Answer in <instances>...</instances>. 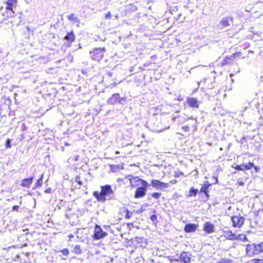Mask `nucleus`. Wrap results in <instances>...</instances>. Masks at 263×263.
Instances as JSON below:
<instances>
[{
    "instance_id": "nucleus-1",
    "label": "nucleus",
    "mask_w": 263,
    "mask_h": 263,
    "mask_svg": "<svg viewBox=\"0 0 263 263\" xmlns=\"http://www.w3.org/2000/svg\"><path fill=\"white\" fill-rule=\"evenodd\" d=\"M101 192H93V196L101 202H105L107 200H110L114 197V193L110 185L101 186Z\"/></svg>"
},
{
    "instance_id": "nucleus-2",
    "label": "nucleus",
    "mask_w": 263,
    "mask_h": 263,
    "mask_svg": "<svg viewBox=\"0 0 263 263\" xmlns=\"http://www.w3.org/2000/svg\"><path fill=\"white\" fill-rule=\"evenodd\" d=\"M172 120L174 122H177L179 125H183L187 123L186 125H189L190 128H192L194 132L197 130V121L192 117L190 118L185 117L184 116L179 115L178 112H176L175 115L172 116Z\"/></svg>"
},
{
    "instance_id": "nucleus-3",
    "label": "nucleus",
    "mask_w": 263,
    "mask_h": 263,
    "mask_svg": "<svg viewBox=\"0 0 263 263\" xmlns=\"http://www.w3.org/2000/svg\"><path fill=\"white\" fill-rule=\"evenodd\" d=\"M105 52L106 49L104 47L96 48L92 51H90V54L92 60L100 61Z\"/></svg>"
},
{
    "instance_id": "nucleus-4",
    "label": "nucleus",
    "mask_w": 263,
    "mask_h": 263,
    "mask_svg": "<svg viewBox=\"0 0 263 263\" xmlns=\"http://www.w3.org/2000/svg\"><path fill=\"white\" fill-rule=\"evenodd\" d=\"M246 255L249 257L258 255L257 245L256 243H252L246 245Z\"/></svg>"
},
{
    "instance_id": "nucleus-5",
    "label": "nucleus",
    "mask_w": 263,
    "mask_h": 263,
    "mask_svg": "<svg viewBox=\"0 0 263 263\" xmlns=\"http://www.w3.org/2000/svg\"><path fill=\"white\" fill-rule=\"evenodd\" d=\"M149 186V184L147 181H144L141 187H138L135 194V198H139L143 197L145 194L147 187Z\"/></svg>"
},
{
    "instance_id": "nucleus-6",
    "label": "nucleus",
    "mask_w": 263,
    "mask_h": 263,
    "mask_svg": "<svg viewBox=\"0 0 263 263\" xmlns=\"http://www.w3.org/2000/svg\"><path fill=\"white\" fill-rule=\"evenodd\" d=\"M152 186L155 188L156 190L163 191L166 188H168L170 186L169 183H164L160 181L159 180L153 179L151 182Z\"/></svg>"
},
{
    "instance_id": "nucleus-7",
    "label": "nucleus",
    "mask_w": 263,
    "mask_h": 263,
    "mask_svg": "<svg viewBox=\"0 0 263 263\" xmlns=\"http://www.w3.org/2000/svg\"><path fill=\"white\" fill-rule=\"evenodd\" d=\"M127 178L129 180L131 185L133 187L142 185L143 184V182L145 181L143 179H140L137 176H134L132 175H128Z\"/></svg>"
},
{
    "instance_id": "nucleus-8",
    "label": "nucleus",
    "mask_w": 263,
    "mask_h": 263,
    "mask_svg": "<svg viewBox=\"0 0 263 263\" xmlns=\"http://www.w3.org/2000/svg\"><path fill=\"white\" fill-rule=\"evenodd\" d=\"M107 235V233L104 232L100 226L96 225L93 237L95 239H100Z\"/></svg>"
},
{
    "instance_id": "nucleus-9",
    "label": "nucleus",
    "mask_w": 263,
    "mask_h": 263,
    "mask_svg": "<svg viewBox=\"0 0 263 263\" xmlns=\"http://www.w3.org/2000/svg\"><path fill=\"white\" fill-rule=\"evenodd\" d=\"M231 220L233 227L238 228L241 227L245 221L244 218L241 216H233L231 218Z\"/></svg>"
},
{
    "instance_id": "nucleus-10",
    "label": "nucleus",
    "mask_w": 263,
    "mask_h": 263,
    "mask_svg": "<svg viewBox=\"0 0 263 263\" xmlns=\"http://www.w3.org/2000/svg\"><path fill=\"white\" fill-rule=\"evenodd\" d=\"M219 24L224 27L230 26L233 24V17L231 16L223 17Z\"/></svg>"
},
{
    "instance_id": "nucleus-11",
    "label": "nucleus",
    "mask_w": 263,
    "mask_h": 263,
    "mask_svg": "<svg viewBox=\"0 0 263 263\" xmlns=\"http://www.w3.org/2000/svg\"><path fill=\"white\" fill-rule=\"evenodd\" d=\"M191 255L185 252H182L179 256V261L180 263H189L191 260Z\"/></svg>"
},
{
    "instance_id": "nucleus-12",
    "label": "nucleus",
    "mask_w": 263,
    "mask_h": 263,
    "mask_svg": "<svg viewBox=\"0 0 263 263\" xmlns=\"http://www.w3.org/2000/svg\"><path fill=\"white\" fill-rule=\"evenodd\" d=\"M197 228V224L194 223H188L185 226L184 231L186 233L194 232L196 231Z\"/></svg>"
},
{
    "instance_id": "nucleus-13",
    "label": "nucleus",
    "mask_w": 263,
    "mask_h": 263,
    "mask_svg": "<svg viewBox=\"0 0 263 263\" xmlns=\"http://www.w3.org/2000/svg\"><path fill=\"white\" fill-rule=\"evenodd\" d=\"M186 102L188 105L191 107L198 108L199 107V103L198 100L194 98L189 97L187 99Z\"/></svg>"
},
{
    "instance_id": "nucleus-14",
    "label": "nucleus",
    "mask_w": 263,
    "mask_h": 263,
    "mask_svg": "<svg viewBox=\"0 0 263 263\" xmlns=\"http://www.w3.org/2000/svg\"><path fill=\"white\" fill-rule=\"evenodd\" d=\"M120 96L119 93H115L108 99L107 103L110 104L114 105L115 104L119 103Z\"/></svg>"
},
{
    "instance_id": "nucleus-15",
    "label": "nucleus",
    "mask_w": 263,
    "mask_h": 263,
    "mask_svg": "<svg viewBox=\"0 0 263 263\" xmlns=\"http://www.w3.org/2000/svg\"><path fill=\"white\" fill-rule=\"evenodd\" d=\"M16 0H8L6 2V9L11 11L12 13H14L13 8L16 7Z\"/></svg>"
},
{
    "instance_id": "nucleus-16",
    "label": "nucleus",
    "mask_w": 263,
    "mask_h": 263,
    "mask_svg": "<svg viewBox=\"0 0 263 263\" xmlns=\"http://www.w3.org/2000/svg\"><path fill=\"white\" fill-rule=\"evenodd\" d=\"M203 230L208 233H211L214 232V226L210 222H205L204 224Z\"/></svg>"
},
{
    "instance_id": "nucleus-17",
    "label": "nucleus",
    "mask_w": 263,
    "mask_h": 263,
    "mask_svg": "<svg viewBox=\"0 0 263 263\" xmlns=\"http://www.w3.org/2000/svg\"><path fill=\"white\" fill-rule=\"evenodd\" d=\"M33 178L32 177L23 179L22 181L21 185L28 188L29 187L33 182Z\"/></svg>"
},
{
    "instance_id": "nucleus-18",
    "label": "nucleus",
    "mask_w": 263,
    "mask_h": 263,
    "mask_svg": "<svg viewBox=\"0 0 263 263\" xmlns=\"http://www.w3.org/2000/svg\"><path fill=\"white\" fill-rule=\"evenodd\" d=\"M65 39L70 43L73 42L75 40V35L73 32L72 31L68 33L65 36Z\"/></svg>"
},
{
    "instance_id": "nucleus-19",
    "label": "nucleus",
    "mask_w": 263,
    "mask_h": 263,
    "mask_svg": "<svg viewBox=\"0 0 263 263\" xmlns=\"http://www.w3.org/2000/svg\"><path fill=\"white\" fill-rule=\"evenodd\" d=\"M225 237L230 240L237 239V237L233 234L231 231H227L225 232Z\"/></svg>"
},
{
    "instance_id": "nucleus-20",
    "label": "nucleus",
    "mask_w": 263,
    "mask_h": 263,
    "mask_svg": "<svg viewBox=\"0 0 263 263\" xmlns=\"http://www.w3.org/2000/svg\"><path fill=\"white\" fill-rule=\"evenodd\" d=\"M68 18L69 21H73L74 23H80V20L74 14H71L68 15Z\"/></svg>"
},
{
    "instance_id": "nucleus-21",
    "label": "nucleus",
    "mask_w": 263,
    "mask_h": 263,
    "mask_svg": "<svg viewBox=\"0 0 263 263\" xmlns=\"http://www.w3.org/2000/svg\"><path fill=\"white\" fill-rule=\"evenodd\" d=\"M43 176L44 174H42L41 176V177L37 180L36 182L35 183V188L41 187L42 185Z\"/></svg>"
},
{
    "instance_id": "nucleus-22",
    "label": "nucleus",
    "mask_w": 263,
    "mask_h": 263,
    "mask_svg": "<svg viewBox=\"0 0 263 263\" xmlns=\"http://www.w3.org/2000/svg\"><path fill=\"white\" fill-rule=\"evenodd\" d=\"M198 192V190L197 189H195L193 187H192L190 190L189 196H195L197 194Z\"/></svg>"
},
{
    "instance_id": "nucleus-23",
    "label": "nucleus",
    "mask_w": 263,
    "mask_h": 263,
    "mask_svg": "<svg viewBox=\"0 0 263 263\" xmlns=\"http://www.w3.org/2000/svg\"><path fill=\"white\" fill-rule=\"evenodd\" d=\"M79 156L76 155H74L73 157H70L68 159V161L69 163H71V162H72L74 161H77L79 160Z\"/></svg>"
},
{
    "instance_id": "nucleus-24",
    "label": "nucleus",
    "mask_w": 263,
    "mask_h": 263,
    "mask_svg": "<svg viewBox=\"0 0 263 263\" xmlns=\"http://www.w3.org/2000/svg\"><path fill=\"white\" fill-rule=\"evenodd\" d=\"M208 187H207V186H205L204 185H203L202 184V186L200 189V192H203L204 193V194L207 196L208 197L209 196V195H208Z\"/></svg>"
},
{
    "instance_id": "nucleus-25",
    "label": "nucleus",
    "mask_w": 263,
    "mask_h": 263,
    "mask_svg": "<svg viewBox=\"0 0 263 263\" xmlns=\"http://www.w3.org/2000/svg\"><path fill=\"white\" fill-rule=\"evenodd\" d=\"M258 250L259 254L263 253V241L261 243H257Z\"/></svg>"
},
{
    "instance_id": "nucleus-26",
    "label": "nucleus",
    "mask_w": 263,
    "mask_h": 263,
    "mask_svg": "<svg viewBox=\"0 0 263 263\" xmlns=\"http://www.w3.org/2000/svg\"><path fill=\"white\" fill-rule=\"evenodd\" d=\"M181 129L184 132H189L190 130V127L189 126V125H183L181 127Z\"/></svg>"
},
{
    "instance_id": "nucleus-27",
    "label": "nucleus",
    "mask_w": 263,
    "mask_h": 263,
    "mask_svg": "<svg viewBox=\"0 0 263 263\" xmlns=\"http://www.w3.org/2000/svg\"><path fill=\"white\" fill-rule=\"evenodd\" d=\"M253 166H254V165L252 162H249L247 164H245V170H250Z\"/></svg>"
},
{
    "instance_id": "nucleus-28",
    "label": "nucleus",
    "mask_w": 263,
    "mask_h": 263,
    "mask_svg": "<svg viewBox=\"0 0 263 263\" xmlns=\"http://www.w3.org/2000/svg\"><path fill=\"white\" fill-rule=\"evenodd\" d=\"M248 263H263V259H253Z\"/></svg>"
},
{
    "instance_id": "nucleus-29",
    "label": "nucleus",
    "mask_w": 263,
    "mask_h": 263,
    "mask_svg": "<svg viewBox=\"0 0 263 263\" xmlns=\"http://www.w3.org/2000/svg\"><path fill=\"white\" fill-rule=\"evenodd\" d=\"M235 168L238 171H243L245 170V164L237 165L235 167Z\"/></svg>"
},
{
    "instance_id": "nucleus-30",
    "label": "nucleus",
    "mask_w": 263,
    "mask_h": 263,
    "mask_svg": "<svg viewBox=\"0 0 263 263\" xmlns=\"http://www.w3.org/2000/svg\"><path fill=\"white\" fill-rule=\"evenodd\" d=\"M183 175V173L180 171H176L175 172L174 177L176 178H179L181 176Z\"/></svg>"
},
{
    "instance_id": "nucleus-31",
    "label": "nucleus",
    "mask_w": 263,
    "mask_h": 263,
    "mask_svg": "<svg viewBox=\"0 0 263 263\" xmlns=\"http://www.w3.org/2000/svg\"><path fill=\"white\" fill-rule=\"evenodd\" d=\"M137 7L133 4H130L127 8V10H131L133 11H135Z\"/></svg>"
},
{
    "instance_id": "nucleus-32",
    "label": "nucleus",
    "mask_w": 263,
    "mask_h": 263,
    "mask_svg": "<svg viewBox=\"0 0 263 263\" xmlns=\"http://www.w3.org/2000/svg\"><path fill=\"white\" fill-rule=\"evenodd\" d=\"M152 196L153 197H154L155 199H158L160 197L161 194L157 193V192H155V193H153Z\"/></svg>"
},
{
    "instance_id": "nucleus-33",
    "label": "nucleus",
    "mask_w": 263,
    "mask_h": 263,
    "mask_svg": "<svg viewBox=\"0 0 263 263\" xmlns=\"http://www.w3.org/2000/svg\"><path fill=\"white\" fill-rule=\"evenodd\" d=\"M61 252L62 253V254L67 256L69 255V252L68 249H64L63 250H61Z\"/></svg>"
},
{
    "instance_id": "nucleus-34",
    "label": "nucleus",
    "mask_w": 263,
    "mask_h": 263,
    "mask_svg": "<svg viewBox=\"0 0 263 263\" xmlns=\"http://www.w3.org/2000/svg\"><path fill=\"white\" fill-rule=\"evenodd\" d=\"M126 213L125 218L129 219L132 217L133 213L130 212L127 209H126Z\"/></svg>"
},
{
    "instance_id": "nucleus-35",
    "label": "nucleus",
    "mask_w": 263,
    "mask_h": 263,
    "mask_svg": "<svg viewBox=\"0 0 263 263\" xmlns=\"http://www.w3.org/2000/svg\"><path fill=\"white\" fill-rule=\"evenodd\" d=\"M74 250L75 253H80L81 252V250L80 246H78V245L76 246L74 248Z\"/></svg>"
},
{
    "instance_id": "nucleus-36",
    "label": "nucleus",
    "mask_w": 263,
    "mask_h": 263,
    "mask_svg": "<svg viewBox=\"0 0 263 263\" xmlns=\"http://www.w3.org/2000/svg\"><path fill=\"white\" fill-rule=\"evenodd\" d=\"M11 147V140L9 139H7L6 141V148H10Z\"/></svg>"
},
{
    "instance_id": "nucleus-37",
    "label": "nucleus",
    "mask_w": 263,
    "mask_h": 263,
    "mask_svg": "<svg viewBox=\"0 0 263 263\" xmlns=\"http://www.w3.org/2000/svg\"><path fill=\"white\" fill-rule=\"evenodd\" d=\"M157 219V216L156 215H152L151 216V220L153 221H155Z\"/></svg>"
},
{
    "instance_id": "nucleus-38",
    "label": "nucleus",
    "mask_w": 263,
    "mask_h": 263,
    "mask_svg": "<svg viewBox=\"0 0 263 263\" xmlns=\"http://www.w3.org/2000/svg\"><path fill=\"white\" fill-rule=\"evenodd\" d=\"M125 101V99L124 98H120L119 100V103L121 104H123V102Z\"/></svg>"
},
{
    "instance_id": "nucleus-39",
    "label": "nucleus",
    "mask_w": 263,
    "mask_h": 263,
    "mask_svg": "<svg viewBox=\"0 0 263 263\" xmlns=\"http://www.w3.org/2000/svg\"><path fill=\"white\" fill-rule=\"evenodd\" d=\"M203 185L205 186H207V187L208 188L211 185V184L207 181H205Z\"/></svg>"
},
{
    "instance_id": "nucleus-40",
    "label": "nucleus",
    "mask_w": 263,
    "mask_h": 263,
    "mask_svg": "<svg viewBox=\"0 0 263 263\" xmlns=\"http://www.w3.org/2000/svg\"><path fill=\"white\" fill-rule=\"evenodd\" d=\"M177 182V181L176 179H173L170 181V183L172 184H175Z\"/></svg>"
},
{
    "instance_id": "nucleus-41",
    "label": "nucleus",
    "mask_w": 263,
    "mask_h": 263,
    "mask_svg": "<svg viewBox=\"0 0 263 263\" xmlns=\"http://www.w3.org/2000/svg\"><path fill=\"white\" fill-rule=\"evenodd\" d=\"M51 189L49 187L45 190V193H49L51 192Z\"/></svg>"
},
{
    "instance_id": "nucleus-42",
    "label": "nucleus",
    "mask_w": 263,
    "mask_h": 263,
    "mask_svg": "<svg viewBox=\"0 0 263 263\" xmlns=\"http://www.w3.org/2000/svg\"><path fill=\"white\" fill-rule=\"evenodd\" d=\"M253 167L254 168L255 170V172H257L258 171H259V167L256 166H253Z\"/></svg>"
},
{
    "instance_id": "nucleus-43",
    "label": "nucleus",
    "mask_w": 263,
    "mask_h": 263,
    "mask_svg": "<svg viewBox=\"0 0 263 263\" xmlns=\"http://www.w3.org/2000/svg\"><path fill=\"white\" fill-rule=\"evenodd\" d=\"M18 209V205H14L13 206V210H17Z\"/></svg>"
},
{
    "instance_id": "nucleus-44",
    "label": "nucleus",
    "mask_w": 263,
    "mask_h": 263,
    "mask_svg": "<svg viewBox=\"0 0 263 263\" xmlns=\"http://www.w3.org/2000/svg\"><path fill=\"white\" fill-rule=\"evenodd\" d=\"M110 16V12H108L107 14H106V18L109 17Z\"/></svg>"
},
{
    "instance_id": "nucleus-45",
    "label": "nucleus",
    "mask_w": 263,
    "mask_h": 263,
    "mask_svg": "<svg viewBox=\"0 0 263 263\" xmlns=\"http://www.w3.org/2000/svg\"><path fill=\"white\" fill-rule=\"evenodd\" d=\"M64 145L65 146H69V144L68 143V142H65Z\"/></svg>"
},
{
    "instance_id": "nucleus-46",
    "label": "nucleus",
    "mask_w": 263,
    "mask_h": 263,
    "mask_svg": "<svg viewBox=\"0 0 263 263\" xmlns=\"http://www.w3.org/2000/svg\"><path fill=\"white\" fill-rule=\"evenodd\" d=\"M231 208H231V206H230L228 208V210H231Z\"/></svg>"
},
{
    "instance_id": "nucleus-47",
    "label": "nucleus",
    "mask_w": 263,
    "mask_h": 263,
    "mask_svg": "<svg viewBox=\"0 0 263 263\" xmlns=\"http://www.w3.org/2000/svg\"><path fill=\"white\" fill-rule=\"evenodd\" d=\"M78 183H79L80 184H82V181H78Z\"/></svg>"
},
{
    "instance_id": "nucleus-48",
    "label": "nucleus",
    "mask_w": 263,
    "mask_h": 263,
    "mask_svg": "<svg viewBox=\"0 0 263 263\" xmlns=\"http://www.w3.org/2000/svg\"><path fill=\"white\" fill-rule=\"evenodd\" d=\"M114 167H116V166H111V168H112V170H113V169H114L113 168H114Z\"/></svg>"
},
{
    "instance_id": "nucleus-49",
    "label": "nucleus",
    "mask_w": 263,
    "mask_h": 263,
    "mask_svg": "<svg viewBox=\"0 0 263 263\" xmlns=\"http://www.w3.org/2000/svg\"><path fill=\"white\" fill-rule=\"evenodd\" d=\"M245 238L246 239H247V237L245 235Z\"/></svg>"
}]
</instances>
